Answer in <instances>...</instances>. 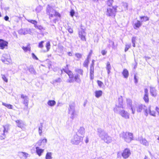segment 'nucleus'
Returning a JSON list of instances; mask_svg holds the SVG:
<instances>
[{"label": "nucleus", "mask_w": 159, "mask_h": 159, "mask_svg": "<svg viewBox=\"0 0 159 159\" xmlns=\"http://www.w3.org/2000/svg\"><path fill=\"white\" fill-rule=\"evenodd\" d=\"M60 71L61 74L63 73V72H64L68 75L70 79L67 80V82L71 83L74 82L75 81L76 82L79 84L81 83V80L80 75L78 74H75L74 75L72 71L69 69L68 65H66V66L64 68L61 70Z\"/></svg>", "instance_id": "obj_1"}, {"label": "nucleus", "mask_w": 159, "mask_h": 159, "mask_svg": "<svg viewBox=\"0 0 159 159\" xmlns=\"http://www.w3.org/2000/svg\"><path fill=\"white\" fill-rule=\"evenodd\" d=\"M97 134L102 140L109 143L111 142L112 138L108 135L107 133L104 129L99 128L97 129Z\"/></svg>", "instance_id": "obj_2"}, {"label": "nucleus", "mask_w": 159, "mask_h": 159, "mask_svg": "<svg viewBox=\"0 0 159 159\" xmlns=\"http://www.w3.org/2000/svg\"><path fill=\"white\" fill-rule=\"evenodd\" d=\"M47 140L46 138L41 139L36 143V145L37 146L35 147V152L36 154L39 157L41 156L43 153L44 149L40 148L39 146H42L43 148L46 145Z\"/></svg>", "instance_id": "obj_3"}, {"label": "nucleus", "mask_w": 159, "mask_h": 159, "mask_svg": "<svg viewBox=\"0 0 159 159\" xmlns=\"http://www.w3.org/2000/svg\"><path fill=\"white\" fill-rule=\"evenodd\" d=\"M120 137L127 143H130L134 139L133 134L129 132H123L120 134Z\"/></svg>", "instance_id": "obj_4"}, {"label": "nucleus", "mask_w": 159, "mask_h": 159, "mask_svg": "<svg viewBox=\"0 0 159 159\" xmlns=\"http://www.w3.org/2000/svg\"><path fill=\"white\" fill-rule=\"evenodd\" d=\"M46 12L47 14L49 16V18L50 19L54 16H60V14L49 5H48L47 6Z\"/></svg>", "instance_id": "obj_5"}, {"label": "nucleus", "mask_w": 159, "mask_h": 159, "mask_svg": "<svg viewBox=\"0 0 159 159\" xmlns=\"http://www.w3.org/2000/svg\"><path fill=\"white\" fill-rule=\"evenodd\" d=\"M83 137L79 136L78 132H76L72 138L71 143L73 144L78 145L83 141Z\"/></svg>", "instance_id": "obj_6"}, {"label": "nucleus", "mask_w": 159, "mask_h": 159, "mask_svg": "<svg viewBox=\"0 0 159 159\" xmlns=\"http://www.w3.org/2000/svg\"><path fill=\"white\" fill-rule=\"evenodd\" d=\"M68 113L71 114L70 118L73 120L75 116H76V114L75 109V104L73 103L69 105L68 108Z\"/></svg>", "instance_id": "obj_7"}, {"label": "nucleus", "mask_w": 159, "mask_h": 159, "mask_svg": "<svg viewBox=\"0 0 159 159\" xmlns=\"http://www.w3.org/2000/svg\"><path fill=\"white\" fill-rule=\"evenodd\" d=\"M116 7H110L107 8L106 15L108 16L114 17L116 15Z\"/></svg>", "instance_id": "obj_8"}, {"label": "nucleus", "mask_w": 159, "mask_h": 159, "mask_svg": "<svg viewBox=\"0 0 159 159\" xmlns=\"http://www.w3.org/2000/svg\"><path fill=\"white\" fill-rule=\"evenodd\" d=\"M126 103L127 107L132 111V113L134 114L135 113V107L133 106L132 101L131 99L130 98L126 99Z\"/></svg>", "instance_id": "obj_9"}, {"label": "nucleus", "mask_w": 159, "mask_h": 159, "mask_svg": "<svg viewBox=\"0 0 159 159\" xmlns=\"http://www.w3.org/2000/svg\"><path fill=\"white\" fill-rule=\"evenodd\" d=\"M131 153L130 150L128 148H126L121 153V156L124 159H127L128 158Z\"/></svg>", "instance_id": "obj_10"}, {"label": "nucleus", "mask_w": 159, "mask_h": 159, "mask_svg": "<svg viewBox=\"0 0 159 159\" xmlns=\"http://www.w3.org/2000/svg\"><path fill=\"white\" fill-rule=\"evenodd\" d=\"M119 114L123 117L125 119H127L129 118V113L125 110H120L119 112Z\"/></svg>", "instance_id": "obj_11"}, {"label": "nucleus", "mask_w": 159, "mask_h": 159, "mask_svg": "<svg viewBox=\"0 0 159 159\" xmlns=\"http://www.w3.org/2000/svg\"><path fill=\"white\" fill-rule=\"evenodd\" d=\"M21 98L23 99V103L26 107H28L29 102V98L27 96L24 95L23 94H21Z\"/></svg>", "instance_id": "obj_12"}, {"label": "nucleus", "mask_w": 159, "mask_h": 159, "mask_svg": "<svg viewBox=\"0 0 159 159\" xmlns=\"http://www.w3.org/2000/svg\"><path fill=\"white\" fill-rule=\"evenodd\" d=\"M138 140L140 142V143L143 145L148 146L149 145L148 142L145 138H143L142 137H139Z\"/></svg>", "instance_id": "obj_13"}, {"label": "nucleus", "mask_w": 159, "mask_h": 159, "mask_svg": "<svg viewBox=\"0 0 159 159\" xmlns=\"http://www.w3.org/2000/svg\"><path fill=\"white\" fill-rule=\"evenodd\" d=\"M144 94L143 97V99L145 102L146 103H148L149 101L148 98V90L147 88L144 89Z\"/></svg>", "instance_id": "obj_14"}, {"label": "nucleus", "mask_w": 159, "mask_h": 159, "mask_svg": "<svg viewBox=\"0 0 159 159\" xmlns=\"http://www.w3.org/2000/svg\"><path fill=\"white\" fill-rule=\"evenodd\" d=\"M30 32V29L26 28L24 29H21L18 31L19 34L20 35H25L29 33Z\"/></svg>", "instance_id": "obj_15"}, {"label": "nucleus", "mask_w": 159, "mask_h": 159, "mask_svg": "<svg viewBox=\"0 0 159 159\" xmlns=\"http://www.w3.org/2000/svg\"><path fill=\"white\" fill-rule=\"evenodd\" d=\"M150 92L151 95L154 97L157 95V90L155 87L150 86Z\"/></svg>", "instance_id": "obj_16"}, {"label": "nucleus", "mask_w": 159, "mask_h": 159, "mask_svg": "<svg viewBox=\"0 0 159 159\" xmlns=\"http://www.w3.org/2000/svg\"><path fill=\"white\" fill-rule=\"evenodd\" d=\"M8 44V42L3 40L0 39V49H3L5 47L7 46Z\"/></svg>", "instance_id": "obj_17"}, {"label": "nucleus", "mask_w": 159, "mask_h": 159, "mask_svg": "<svg viewBox=\"0 0 159 159\" xmlns=\"http://www.w3.org/2000/svg\"><path fill=\"white\" fill-rule=\"evenodd\" d=\"M123 98L122 96L118 98V105H116V107L119 108H124L123 107Z\"/></svg>", "instance_id": "obj_18"}, {"label": "nucleus", "mask_w": 159, "mask_h": 159, "mask_svg": "<svg viewBox=\"0 0 159 159\" xmlns=\"http://www.w3.org/2000/svg\"><path fill=\"white\" fill-rule=\"evenodd\" d=\"M27 67L28 70L31 74L34 75L37 74V72L34 69L33 65H31Z\"/></svg>", "instance_id": "obj_19"}, {"label": "nucleus", "mask_w": 159, "mask_h": 159, "mask_svg": "<svg viewBox=\"0 0 159 159\" xmlns=\"http://www.w3.org/2000/svg\"><path fill=\"white\" fill-rule=\"evenodd\" d=\"M146 107L145 105L143 104H139L136 106V111L138 113L141 112L142 110L144 109V108Z\"/></svg>", "instance_id": "obj_20"}, {"label": "nucleus", "mask_w": 159, "mask_h": 159, "mask_svg": "<svg viewBox=\"0 0 159 159\" xmlns=\"http://www.w3.org/2000/svg\"><path fill=\"white\" fill-rule=\"evenodd\" d=\"M122 74L123 77L125 79H127L129 75V71L126 69H124L123 70L122 72Z\"/></svg>", "instance_id": "obj_21"}, {"label": "nucleus", "mask_w": 159, "mask_h": 159, "mask_svg": "<svg viewBox=\"0 0 159 159\" xmlns=\"http://www.w3.org/2000/svg\"><path fill=\"white\" fill-rule=\"evenodd\" d=\"M78 134H80L84 137V135L85 133V130L84 128L83 127H80L79 129H78L77 132Z\"/></svg>", "instance_id": "obj_22"}, {"label": "nucleus", "mask_w": 159, "mask_h": 159, "mask_svg": "<svg viewBox=\"0 0 159 159\" xmlns=\"http://www.w3.org/2000/svg\"><path fill=\"white\" fill-rule=\"evenodd\" d=\"M102 94V92L101 90L95 91V96L96 98H98L101 96Z\"/></svg>", "instance_id": "obj_23"}, {"label": "nucleus", "mask_w": 159, "mask_h": 159, "mask_svg": "<svg viewBox=\"0 0 159 159\" xmlns=\"http://www.w3.org/2000/svg\"><path fill=\"white\" fill-rule=\"evenodd\" d=\"M15 122L17 124V126L18 127L21 128L23 126V121L21 120H16Z\"/></svg>", "instance_id": "obj_24"}, {"label": "nucleus", "mask_w": 159, "mask_h": 159, "mask_svg": "<svg viewBox=\"0 0 159 159\" xmlns=\"http://www.w3.org/2000/svg\"><path fill=\"white\" fill-rule=\"evenodd\" d=\"M142 25V21L140 22V21L138 20H137V22L134 24V29H137V28L140 27Z\"/></svg>", "instance_id": "obj_25"}, {"label": "nucleus", "mask_w": 159, "mask_h": 159, "mask_svg": "<svg viewBox=\"0 0 159 159\" xmlns=\"http://www.w3.org/2000/svg\"><path fill=\"white\" fill-rule=\"evenodd\" d=\"M48 105L51 107L54 106L56 104V101L54 100H49L47 102Z\"/></svg>", "instance_id": "obj_26"}, {"label": "nucleus", "mask_w": 159, "mask_h": 159, "mask_svg": "<svg viewBox=\"0 0 159 159\" xmlns=\"http://www.w3.org/2000/svg\"><path fill=\"white\" fill-rule=\"evenodd\" d=\"M79 36L81 38V39L83 41H86V39L85 35L84 34V31H80L79 32Z\"/></svg>", "instance_id": "obj_27"}, {"label": "nucleus", "mask_w": 159, "mask_h": 159, "mask_svg": "<svg viewBox=\"0 0 159 159\" xmlns=\"http://www.w3.org/2000/svg\"><path fill=\"white\" fill-rule=\"evenodd\" d=\"M106 69L107 70L108 74L109 75L111 72L110 70L111 69V67L110 62L108 61L107 64Z\"/></svg>", "instance_id": "obj_28"}, {"label": "nucleus", "mask_w": 159, "mask_h": 159, "mask_svg": "<svg viewBox=\"0 0 159 159\" xmlns=\"http://www.w3.org/2000/svg\"><path fill=\"white\" fill-rule=\"evenodd\" d=\"M52 153L51 152H48L46 155L45 159H52Z\"/></svg>", "instance_id": "obj_29"}, {"label": "nucleus", "mask_w": 159, "mask_h": 159, "mask_svg": "<svg viewBox=\"0 0 159 159\" xmlns=\"http://www.w3.org/2000/svg\"><path fill=\"white\" fill-rule=\"evenodd\" d=\"M10 125L9 124H7L3 126V132H8V130L9 129V127Z\"/></svg>", "instance_id": "obj_30"}, {"label": "nucleus", "mask_w": 159, "mask_h": 159, "mask_svg": "<svg viewBox=\"0 0 159 159\" xmlns=\"http://www.w3.org/2000/svg\"><path fill=\"white\" fill-rule=\"evenodd\" d=\"M2 105L8 109H13V106L11 104H7L4 102H2Z\"/></svg>", "instance_id": "obj_31"}, {"label": "nucleus", "mask_w": 159, "mask_h": 159, "mask_svg": "<svg viewBox=\"0 0 159 159\" xmlns=\"http://www.w3.org/2000/svg\"><path fill=\"white\" fill-rule=\"evenodd\" d=\"M22 48L25 52H26L28 51H29V52L30 51L31 48L29 45L27 46L26 47L23 46L22 47Z\"/></svg>", "instance_id": "obj_32"}, {"label": "nucleus", "mask_w": 159, "mask_h": 159, "mask_svg": "<svg viewBox=\"0 0 159 159\" xmlns=\"http://www.w3.org/2000/svg\"><path fill=\"white\" fill-rule=\"evenodd\" d=\"M43 127V123H40V125L39 127V135L41 136L42 134V128Z\"/></svg>", "instance_id": "obj_33"}, {"label": "nucleus", "mask_w": 159, "mask_h": 159, "mask_svg": "<svg viewBox=\"0 0 159 159\" xmlns=\"http://www.w3.org/2000/svg\"><path fill=\"white\" fill-rule=\"evenodd\" d=\"M47 66L49 69H53L54 67L53 64L52 63V62L50 60H49V61H48Z\"/></svg>", "instance_id": "obj_34"}, {"label": "nucleus", "mask_w": 159, "mask_h": 159, "mask_svg": "<svg viewBox=\"0 0 159 159\" xmlns=\"http://www.w3.org/2000/svg\"><path fill=\"white\" fill-rule=\"evenodd\" d=\"M75 71L77 73V74H78L79 75L80 74L81 75H83V70L81 69H76L75 70Z\"/></svg>", "instance_id": "obj_35"}, {"label": "nucleus", "mask_w": 159, "mask_h": 159, "mask_svg": "<svg viewBox=\"0 0 159 159\" xmlns=\"http://www.w3.org/2000/svg\"><path fill=\"white\" fill-rule=\"evenodd\" d=\"M140 18L141 20L143 19V20L142 21V22L143 21H146L149 20V18L147 16H140Z\"/></svg>", "instance_id": "obj_36"}, {"label": "nucleus", "mask_w": 159, "mask_h": 159, "mask_svg": "<svg viewBox=\"0 0 159 159\" xmlns=\"http://www.w3.org/2000/svg\"><path fill=\"white\" fill-rule=\"evenodd\" d=\"M139 77L137 76L136 74H134V81L135 84H137L138 82Z\"/></svg>", "instance_id": "obj_37"}, {"label": "nucleus", "mask_w": 159, "mask_h": 159, "mask_svg": "<svg viewBox=\"0 0 159 159\" xmlns=\"http://www.w3.org/2000/svg\"><path fill=\"white\" fill-rule=\"evenodd\" d=\"M2 78L3 80L5 82L7 83L8 81V79L7 78V77L5 75L2 74Z\"/></svg>", "instance_id": "obj_38"}, {"label": "nucleus", "mask_w": 159, "mask_h": 159, "mask_svg": "<svg viewBox=\"0 0 159 159\" xmlns=\"http://www.w3.org/2000/svg\"><path fill=\"white\" fill-rule=\"evenodd\" d=\"M94 66H90V75H94Z\"/></svg>", "instance_id": "obj_39"}, {"label": "nucleus", "mask_w": 159, "mask_h": 159, "mask_svg": "<svg viewBox=\"0 0 159 159\" xmlns=\"http://www.w3.org/2000/svg\"><path fill=\"white\" fill-rule=\"evenodd\" d=\"M97 83L98 86L100 88L102 87V86L104 85L102 81L99 80H98L97 81Z\"/></svg>", "instance_id": "obj_40"}, {"label": "nucleus", "mask_w": 159, "mask_h": 159, "mask_svg": "<svg viewBox=\"0 0 159 159\" xmlns=\"http://www.w3.org/2000/svg\"><path fill=\"white\" fill-rule=\"evenodd\" d=\"M149 114L152 116L154 117H155L156 116V112L154 111H152L151 110L149 111Z\"/></svg>", "instance_id": "obj_41"}, {"label": "nucleus", "mask_w": 159, "mask_h": 159, "mask_svg": "<svg viewBox=\"0 0 159 159\" xmlns=\"http://www.w3.org/2000/svg\"><path fill=\"white\" fill-rule=\"evenodd\" d=\"M28 20L29 22L34 24V27L35 26V25H37V22L35 20Z\"/></svg>", "instance_id": "obj_42"}, {"label": "nucleus", "mask_w": 159, "mask_h": 159, "mask_svg": "<svg viewBox=\"0 0 159 159\" xmlns=\"http://www.w3.org/2000/svg\"><path fill=\"white\" fill-rule=\"evenodd\" d=\"M20 153H21L22 155L25 158H27L28 157L29 154L27 153L24 152H21Z\"/></svg>", "instance_id": "obj_43"}, {"label": "nucleus", "mask_w": 159, "mask_h": 159, "mask_svg": "<svg viewBox=\"0 0 159 159\" xmlns=\"http://www.w3.org/2000/svg\"><path fill=\"white\" fill-rule=\"evenodd\" d=\"M75 55L78 59H81L82 57V54L78 53H75Z\"/></svg>", "instance_id": "obj_44"}, {"label": "nucleus", "mask_w": 159, "mask_h": 159, "mask_svg": "<svg viewBox=\"0 0 159 159\" xmlns=\"http://www.w3.org/2000/svg\"><path fill=\"white\" fill-rule=\"evenodd\" d=\"M113 2V0H108L107 1V5L109 6H111L112 5Z\"/></svg>", "instance_id": "obj_45"}, {"label": "nucleus", "mask_w": 159, "mask_h": 159, "mask_svg": "<svg viewBox=\"0 0 159 159\" xmlns=\"http://www.w3.org/2000/svg\"><path fill=\"white\" fill-rule=\"evenodd\" d=\"M2 62L6 64H9L11 63L12 60H2Z\"/></svg>", "instance_id": "obj_46"}, {"label": "nucleus", "mask_w": 159, "mask_h": 159, "mask_svg": "<svg viewBox=\"0 0 159 159\" xmlns=\"http://www.w3.org/2000/svg\"><path fill=\"white\" fill-rule=\"evenodd\" d=\"M46 47L47 48V51H49L50 47V42H48L47 43Z\"/></svg>", "instance_id": "obj_47"}, {"label": "nucleus", "mask_w": 159, "mask_h": 159, "mask_svg": "<svg viewBox=\"0 0 159 159\" xmlns=\"http://www.w3.org/2000/svg\"><path fill=\"white\" fill-rule=\"evenodd\" d=\"M89 62V60H85L83 64L84 66L85 67H87L88 66V64Z\"/></svg>", "instance_id": "obj_48"}, {"label": "nucleus", "mask_w": 159, "mask_h": 159, "mask_svg": "<svg viewBox=\"0 0 159 159\" xmlns=\"http://www.w3.org/2000/svg\"><path fill=\"white\" fill-rule=\"evenodd\" d=\"M43 41H42L39 43L38 47L39 48H42L43 47V43H44Z\"/></svg>", "instance_id": "obj_49"}, {"label": "nucleus", "mask_w": 159, "mask_h": 159, "mask_svg": "<svg viewBox=\"0 0 159 159\" xmlns=\"http://www.w3.org/2000/svg\"><path fill=\"white\" fill-rule=\"evenodd\" d=\"M130 47V44H126L125 48V51L126 52Z\"/></svg>", "instance_id": "obj_50"}, {"label": "nucleus", "mask_w": 159, "mask_h": 159, "mask_svg": "<svg viewBox=\"0 0 159 159\" xmlns=\"http://www.w3.org/2000/svg\"><path fill=\"white\" fill-rule=\"evenodd\" d=\"M35 27L36 28H37L38 29H39V30H42L43 29V27H42V26L41 25L37 26L36 25H35Z\"/></svg>", "instance_id": "obj_51"}, {"label": "nucleus", "mask_w": 159, "mask_h": 159, "mask_svg": "<svg viewBox=\"0 0 159 159\" xmlns=\"http://www.w3.org/2000/svg\"><path fill=\"white\" fill-rule=\"evenodd\" d=\"M61 81V79L60 78H58L57 79L55 80L54 81L57 83H60Z\"/></svg>", "instance_id": "obj_52"}, {"label": "nucleus", "mask_w": 159, "mask_h": 159, "mask_svg": "<svg viewBox=\"0 0 159 159\" xmlns=\"http://www.w3.org/2000/svg\"><path fill=\"white\" fill-rule=\"evenodd\" d=\"M75 14V11L73 10H72L70 12V15L71 16L73 17Z\"/></svg>", "instance_id": "obj_53"}, {"label": "nucleus", "mask_w": 159, "mask_h": 159, "mask_svg": "<svg viewBox=\"0 0 159 159\" xmlns=\"http://www.w3.org/2000/svg\"><path fill=\"white\" fill-rule=\"evenodd\" d=\"M93 52V51L92 50H91L89 52V53L88 55V59H89L90 58V57H91L92 53Z\"/></svg>", "instance_id": "obj_54"}, {"label": "nucleus", "mask_w": 159, "mask_h": 159, "mask_svg": "<svg viewBox=\"0 0 159 159\" xmlns=\"http://www.w3.org/2000/svg\"><path fill=\"white\" fill-rule=\"evenodd\" d=\"M32 57L33 59H36L38 60V58L37 57L34 53H32Z\"/></svg>", "instance_id": "obj_55"}, {"label": "nucleus", "mask_w": 159, "mask_h": 159, "mask_svg": "<svg viewBox=\"0 0 159 159\" xmlns=\"http://www.w3.org/2000/svg\"><path fill=\"white\" fill-rule=\"evenodd\" d=\"M155 110L158 113V115L159 116V108L158 107H156L155 108Z\"/></svg>", "instance_id": "obj_56"}, {"label": "nucleus", "mask_w": 159, "mask_h": 159, "mask_svg": "<svg viewBox=\"0 0 159 159\" xmlns=\"http://www.w3.org/2000/svg\"><path fill=\"white\" fill-rule=\"evenodd\" d=\"M107 52L106 51L104 50H103L102 51L101 53H102V54L103 55H104L106 54Z\"/></svg>", "instance_id": "obj_57"}, {"label": "nucleus", "mask_w": 159, "mask_h": 159, "mask_svg": "<svg viewBox=\"0 0 159 159\" xmlns=\"http://www.w3.org/2000/svg\"><path fill=\"white\" fill-rule=\"evenodd\" d=\"M135 39H136L135 37H133V38H132V43H135Z\"/></svg>", "instance_id": "obj_58"}, {"label": "nucleus", "mask_w": 159, "mask_h": 159, "mask_svg": "<svg viewBox=\"0 0 159 159\" xmlns=\"http://www.w3.org/2000/svg\"><path fill=\"white\" fill-rule=\"evenodd\" d=\"M89 138H88V136H87L86 137V139L85 140V143H87L89 142Z\"/></svg>", "instance_id": "obj_59"}, {"label": "nucleus", "mask_w": 159, "mask_h": 159, "mask_svg": "<svg viewBox=\"0 0 159 159\" xmlns=\"http://www.w3.org/2000/svg\"><path fill=\"white\" fill-rule=\"evenodd\" d=\"M68 31H69V32L70 33H73V30L71 29V28H69L68 29Z\"/></svg>", "instance_id": "obj_60"}, {"label": "nucleus", "mask_w": 159, "mask_h": 159, "mask_svg": "<svg viewBox=\"0 0 159 159\" xmlns=\"http://www.w3.org/2000/svg\"><path fill=\"white\" fill-rule=\"evenodd\" d=\"M94 78V75H90V78L91 80H93Z\"/></svg>", "instance_id": "obj_61"}, {"label": "nucleus", "mask_w": 159, "mask_h": 159, "mask_svg": "<svg viewBox=\"0 0 159 159\" xmlns=\"http://www.w3.org/2000/svg\"><path fill=\"white\" fill-rule=\"evenodd\" d=\"M87 102H88L87 100V99H86L85 100L84 103V104H83V106L84 107H85L86 106V104L87 103Z\"/></svg>", "instance_id": "obj_62"}, {"label": "nucleus", "mask_w": 159, "mask_h": 159, "mask_svg": "<svg viewBox=\"0 0 159 159\" xmlns=\"http://www.w3.org/2000/svg\"><path fill=\"white\" fill-rule=\"evenodd\" d=\"M143 110L144 113H148V109L147 108L145 109L144 108V109H143Z\"/></svg>", "instance_id": "obj_63"}, {"label": "nucleus", "mask_w": 159, "mask_h": 159, "mask_svg": "<svg viewBox=\"0 0 159 159\" xmlns=\"http://www.w3.org/2000/svg\"><path fill=\"white\" fill-rule=\"evenodd\" d=\"M9 18L7 16H6L4 17V19L6 21H8L9 20Z\"/></svg>", "instance_id": "obj_64"}]
</instances>
